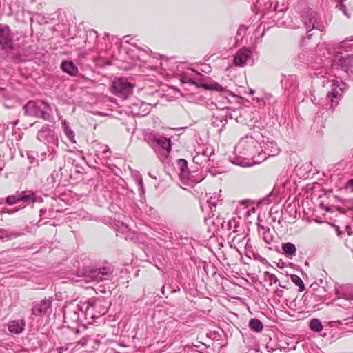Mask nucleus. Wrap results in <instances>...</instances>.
Masks as SVG:
<instances>
[{"label":"nucleus","instance_id":"603ef678","mask_svg":"<svg viewBox=\"0 0 353 353\" xmlns=\"http://www.w3.org/2000/svg\"><path fill=\"white\" fill-rule=\"evenodd\" d=\"M164 291H165V287L163 286V287L162 288V289H161V292H162L163 294H164Z\"/></svg>","mask_w":353,"mask_h":353},{"label":"nucleus","instance_id":"20e7f679","mask_svg":"<svg viewBox=\"0 0 353 353\" xmlns=\"http://www.w3.org/2000/svg\"><path fill=\"white\" fill-rule=\"evenodd\" d=\"M50 106L43 101H30L23 106L26 115L40 117L46 121L50 119Z\"/></svg>","mask_w":353,"mask_h":353},{"label":"nucleus","instance_id":"4468645a","mask_svg":"<svg viewBox=\"0 0 353 353\" xmlns=\"http://www.w3.org/2000/svg\"><path fill=\"white\" fill-rule=\"evenodd\" d=\"M12 42V34L8 25L0 24V44L10 46Z\"/></svg>","mask_w":353,"mask_h":353},{"label":"nucleus","instance_id":"9d476101","mask_svg":"<svg viewBox=\"0 0 353 353\" xmlns=\"http://www.w3.org/2000/svg\"><path fill=\"white\" fill-rule=\"evenodd\" d=\"M252 51L246 48L238 50L234 58V64L236 66H243L252 59Z\"/></svg>","mask_w":353,"mask_h":353},{"label":"nucleus","instance_id":"58836bf2","mask_svg":"<svg viewBox=\"0 0 353 353\" xmlns=\"http://www.w3.org/2000/svg\"><path fill=\"white\" fill-rule=\"evenodd\" d=\"M97 146H98V148H97L96 152H97V155L98 156V157H99V156L101 154H102V151L103 150V148H102V146H106V145L98 144Z\"/></svg>","mask_w":353,"mask_h":353},{"label":"nucleus","instance_id":"5701e85b","mask_svg":"<svg viewBox=\"0 0 353 353\" xmlns=\"http://www.w3.org/2000/svg\"><path fill=\"white\" fill-rule=\"evenodd\" d=\"M309 326L311 330L316 332H319L323 330L322 323L318 319H312L310 322Z\"/></svg>","mask_w":353,"mask_h":353},{"label":"nucleus","instance_id":"b1692460","mask_svg":"<svg viewBox=\"0 0 353 353\" xmlns=\"http://www.w3.org/2000/svg\"><path fill=\"white\" fill-rule=\"evenodd\" d=\"M201 86L208 90H216L219 92H223L225 90V88L216 82L212 83L210 84H202Z\"/></svg>","mask_w":353,"mask_h":353},{"label":"nucleus","instance_id":"4be33fe9","mask_svg":"<svg viewBox=\"0 0 353 353\" xmlns=\"http://www.w3.org/2000/svg\"><path fill=\"white\" fill-rule=\"evenodd\" d=\"M250 328L256 332H260L263 329L262 323L257 319H252L249 322Z\"/></svg>","mask_w":353,"mask_h":353},{"label":"nucleus","instance_id":"423d86ee","mask_svg":"<svg viewBox=\"0 0 353 353\" xmlns=\"http://www.w3.org/2000/svg\"><path fill=\"white\" fill-rule=\"evenodd\" d=\"M301 17L307 33L312 30L323 31L325 28V26L319 14L310 8L303 11Z\"/></svg>","mask_w":353,"mask_h":353},{"label":"nucleus","instance_id":"de8ad7c7","mask_svg":"<svg viewBox=\"0 0 353 353\" xmlns=\"http://www.w3.org/2000/svg\"><path fill=\"white\" fill-rule=\"evenodd\" d=\"M17 210H18L17 209L10 210H8L6 212L8 213V214H12V213L17 212Z\"/></svg>","mask_w":353,"mask_h":353},{"label":"nucleus","instance_id":"72a5a7b5","mask_svg":"<svg viewBox=\"0 0 353 353\" xmlns=\"http://www.w3.org/2000/svg\"><path fill=\"white\" fill-rule=\"evenodd\" d=\"M72 345V343H67L63 346L57 347L56 350L58 353H63L65 351H67Z\"/></svg>","mask_w":353,"mask_h":353},{"label":"nucleus","instance_id":"e433bc0d","mask_svg":"<svg viewBox=\"0 0 353 353\" xmlns=\"http://www.w3.org/2000/svg\"><path fill=\"white\" fill-rule=\"evenodd\" d=\"M273 10H274V11H276V12H283L284 10H286V7L283 6L282 8H279V2L276 1L274 4Z\"/></svg>","mask_w":353,"mask_h":353},{"label":"nucleus","instance_id":"0eeeda50","mask_svg":"<svg viewBox=\"0 0 353 353\" xmlns=\"http://www.w3.org/2000/svg\"><path fill=\"white\" fill-rule=\"evenodd\" d=\"M37 139L39 141L46 144L48 148L52 146H58L59 141L58 137L55 134L53 129L49 125L43 126L37 134Z\"/></svg>","mask_w":353,"mask_h":353},{"label":"nucleus","instance_id":"f8f14e48","mask_svg":"<svg viewBox=\"0 0 353 353\" xmlns=\"http://www.w3.org/2000/svg\"><path fill=\"white\" fill-rule=\"evenodd\" d=\"M112 270L110 265H103L90 272V277L92 280L99 282L107 279L112 274Z\"/></svg>","mask_w":353,"mask_h":353},{"label":"nucleus","instance_id":"79ce46f5","mask_svg":"<svg viewBox=\"0 0 353 353\" xmlns=\"http://www.w3.org/2000/svg\"><path fill=\"white\" fill-rule=\"evenodd\" d=\"M5 166V161L0 156V172L3 170Z\"/></svg>","mask_w":353,"mask_h":353},{"label":"nucleus","instance_id":"7c9ffc66","mask_svg":"<svg viewBox=\"0 0 353 353\" xmlns=\"http://www.w3.org/2000/svg\"><path fill=\"white\" fill-rule=\"evenodd\" d=\"M219 201V198L216 196H210L208 199L209 205H212L214 207H216Z\"/></svg>","mask_w":353,"mask_h":353},{"label":"nucleus","instance_id":"2f4dec72","mask_svg":"<svg viewBox=\"0 0 353 353\" xmlns=\"http://www.w3.org/2000/svg\"><path fill=\"white\" fill-rule=\"evenodd\" d=\"M343 203L345 208L350 210H353V199H345Z\"/></svg>","mask_w":353,"mask_h":353},{"label":"nucleus","instance_id":"a18cd8bd","mask_svg":"<svg viewBox=\"0 0 353 353\" xmlns=\"http://www.w3.org/2000/svg\"><path fill=\"white\" fill-rule=\"evenodd\" d=\"M338 211H339L341 213H345V210L344 208H342V207H338L337 208Z\"/></svg>","mask_w":353,"mask_h":353},{"label":"nucleus","instance_id":"a19ab883","mask_svg":"<svg viewBox=\"0 0 353 353\" xmlns=\"http://www.w3.org/2000/svg\"><path fill=\"white\" fill-rule=\"evenodd\" d=\"M87 344V341L85 339L80 340L76 345V346L81 345L83 347H85Z\"/></svg>","mask_w":353,"mask_h":353},{"label":"nucleus","instance_id":"7ed1b4c3","mask_svg":"<svg viewBox=\"0 0 353 353\" xmlns=\"http://www.w3.org/2000/svg\"><path fill=\"white\" fill-rule=\"evenodd\" d=\"M258 149L259 156H257V160L259 161V164L269 157L279 154L281 152L279 147L274 140L263 136L262 134Z\"/></svg>","mask_w":353,"mask_h":353},{"label":"nucleus","instance_id":"dca6fc26","mask_svg":"<svg viewBox=\"0 0 353 353\" xmlns=\"http://www.w3.org/2000/svg\"><path fill=\"white\" fill-rule=\"evenodd\" d=\"M336 294L340 301V303H338L339 305L343 304L345 307L349 308L351 307L352 305L353 307V303L352 302L353 301V295L347 294L341 292L339 290H336Z\"/></svg>","mask_w":353,"mask_h":353},{"label":"nucleus","instance_id":"f704fd0d","mask_svg":"<svg viewBox=\"0 0 353 353\" xmlns=\"http://www.w3.org/2000/svg\"><path fill=\"white\" fill-rule=\"evenodd\" d=\"M102 148H103V150L102 151L101 155L105 159H109L111 153L110 148L108 146H102Z\"/></svg>","mask_w":353,"mask_h":353},{"label":"nucleus","instance_id":"09e8293b","mask_svg":"<svg viewBox=\"0 0 353 353\" xmlns=\"http://www.w3.org/2000/svg\"><path fill=\"white\" fill-rule=\"evenodd\" d=\"M62 124H63V128H64V129H65V127H70V126H69V124L67 123V121H63Z\"/></svg>","mask_w":353,"mask_h":353},{"label":"nucleus","instance_id":"49530a36","mask_svg":"<svg viewBox=\"0 0 353 353\" xmlns=\"http://www.w3.org/2000/svg\"><path fill=\"white\" fill-rule=\"evenodd\" d=\"M260 261L264 264L265 263H268V261L265 259V258H263L261 256H260Z\"/></svg>","mask_w":353,"mask_h":353},{"label":"nucleus","instance_id":"c9c22d12","mask_svg":"<svg viewBox=\"0 0 353 353\" xmlns=\"http://www.w3.org/2000/svg\"><path fill=\"white\" fill-rule=\"evenodd\" d=\"M345 189L353 192V179H350L347 181L345 185Z\"/></svg>","mask_w":353,"mask_h":353},{"label":"nucleus","instance_id":"864d4df0","mask_svg":"<svg viewBox=\"0 0 353 353\" xmlns=\"http://www.w3.org/2000/svg\"><path fill=\"white\" fill-rule=\"evenodd\" d=\"M314 100H315V98H312V101L313 103H314Z\"/></svg>","mask_w":353,"mask_h":353},{"label":"nucleus","instance_id":"c85d7f7f","mask_svg":"<svg viewBox=\"0 0 353 353\" xmlns=\"http://www.w3.org/2000/svg\"><path fill=\"white\" fill-rule=\"evenodd\" d=\"M64 132L66 137L72 143H76L74 139V132H73V130H71L70 127H65L64 129Z\"/></svg>","mask_w":353,"mask_h":353},{"label":"nucleus","instance_id":"ddd939ff","mask_svg":"<svg viewBox=\"0 0 353 353\" xmlns=\"http://www.w3.org/2000/svg\"><path fill=\"white\" fill-rule=\"evenodd\" d=\"M19 201L26 205L41 202L42 199L35 194L32 190H26L19 192Z\"/></svg>","mask_w":353,"mask_h":353},{"label":"nucleus","instance_id":"39448f33","mask_svg":"<svg viewBox=\"0 0 353 353\" xmlns=\"http://www.w3.org/2000/svg\"><path fill=\"white\" fill-rule=\"evenodd\" d=\"M326 85L330 88V92L327 94V98L330 103V108L334 109L341 99L346 85L338 79L327 80Z\"/></svg>","mask_w":353,"mask_h":353},{"label":"nucleus","instance_id":"412c9836","mask_svg":"<svg viewBox=\"0 0 353 353\" xmlns=\"http://www.w3.org/2000/svg\"><path fill=\"white\" fill-rule=\"evenodd\" d=\"M227 115L219 114L217 116L213 117L212 123H213L214 125L217 127L221 126V128H223V127L225 125V123H227Z\"/></svg>","mask_w":353,"mask_h":353},{"label":"nucleus","instance_id":"f3484780","mask_svg":"<svg viewBox=\"0 0 353 353\" xmlns=\"http://www.w3.org/2000/svg\"><path fill=\"white\" fill-rule=\"evenodd\" d=\"M281 249L283 250V254L290 259H292L296 255V248L292 243L288 242L282 243Z\"/></svg>","mask_w":353,"mask_h":353},{"label":"nucleus","instance_id":"ea45409f","mask_svg":"<svg viewBox=\"0 0 353 353\" xmlns=\"http://www.w3.org/2000/svg\"><path fill=\"white\" fill-rule=\"evenodd\" d=\"M21 235L20 233L17 232H12L9 234H6V236L10 239L18 237Z\"/></svg>","mask_w":353,"mask_h":353},{"label":"nucleus","instance_id":"aec40b11","mask_svg":"<svg viewBox=\"0 0 353 353\" xmlns=\"http://www.w3.org/2000/svg\"><path fill=\"white\" fill-rule=\"evenodd\" d=\"M118 233L123 235L125 239H133L134 233L131 231L128 227L123 223H121L120 228L118 230Z\"/></svg>","mask_w":353,"mask_h":353},{"label":"nucleus","instance_id":"f03ea898","mask_svg":"<svg viewBox=\"0 0 353 353\" xmlns=\"http://www.w3.org/2000/svg\"><path fill=\"white\" fill-rule=\"evenodd\" d=\"M148 143L161 161L165 159L171 151L170 139L158 133H151L148 136Z\"/></svg>","mask_w":353,"mask_h":353},{"label":"nucleus","instance_id":"3c124183","mask_svg":"<svg viewBox=\"0 0 353 353\" xmlns=\"http://www.w3.org/2000/svg\"><path fill=\"white\" fill-rule=\"evenodd\" d=\"M254 93V90L250 89V94H253Z\"/></svg>","mask_w":353,"mask_h":353},{"label":"nucleus","instance_id":"4c0bfd02","mask_svg":"<svg viewBox=\"0 0 353 353\" xmlns=\"http://www.w3.org/2000/svg\"><path fill=\"white\" fill-rule=\"evenodd\" d=\"M54 146L49 148H51V151L49 150V151H50L49 157H50V160L54 159L57 155V151L54 150Z\"/></svg>","mask_w":353,"mask_h":353},{"label":"nucleus","instance_id":"8fccbe9b","mask_svg":"<svg viewBox=\"0 0 353 353\" xmlns=\"http://www.w3.org/2000/svg\"><path fill=\"white\" fill-rule=\"evenodd\" d=\"M46 210H43V209H41L40 210V213H41V215H43L45 212H46Z\"/></svg>","mask_w":353,"mask_h":353},{"label":"nucleus","instance_id":"f257e3e1","mask_svg":"<svg viewBox=\"0 0 353 353\" xmlns=\"http://www.w3.org/2000/svg\"><path fill=\"white\" fill-rule=\"evenodd\" d=\"M261 139V133L259 132H253L242 137L234 148L237 157L235 160L230 159L231 162L242 167L259 164L258 147Z\"/></svg>","mask_w":353,"mask_h":353},{"label":"nucleus","instance_id":"cd10ccee","mask_svg":"<svg viewBox=\"0 0 353 353\" xmlns=\"http://www.w3.org/2000/svg\"><path fill=\"white\" fill-rule=\"evenodd\" d=\"M263 239L267 244H270L273 241L274 236L270 230H267L263 232Z\"/></svg>","mask_w":353,"mask_h":353},{"label":"nucleus","instance_id":"393cba45","mask_svg":"<svg viewBox=\"0 0 353 353\" xmlns=\"http://www.w3.org/2000/svg\"><path fill=\"white\" fill-rule=\"evenodd\" d=\"M292 281L299 287L300 291H303L305 290V286L302 279L297 275L293 274L291 276Z\"/></svg>","mask_w":353,"mask_h":353},{"label":"nucleus","instance_id":"a211bd4d","mask_svg":"<svg viewBox=\"0 0 353 353\" xmlns=\"http://www.w3.org/2000/svg\"><path fill=\"white\" fill-rule=\"evenodd\" d=\"M179 165L180 167V177L182 181H185L188 179L189 171L188 170V163L185 159L179 160Z\"/></svg>","mask_w":353,"mask_h":353},{"label":"nucleus","instance_id":"473e14b6","mask_svg":"<svg viewBox=\"0 0 353 353\" xmlns=\"http://www.w3.org/2000/svg\"><path fill=\"white\" fill-rule=\"evenodd\" d=\"M264 274L265 276H268L269 277L271 284L272 283H276L279 281L278 278L276 277V276L274 274H272L269 272H265Z\"/></svg>","mask_w":353,"mask_h":353},{"label":"nucleus","instance_id":"6e6d98bb","mask_svg":"<svg viewBox=\"0 0 353 353\" xmlns=\"http://www.w3.org/2000/svg\"><path fill=\"white\" fill-rule=\"evenodd\" d=\"M139 183H140L141 184H142V180H141V179L140 180Z\"/></svg>","mask_w":353,"mask_h":353},{"label":"nucleus","instance_id":"2eb2a0df","mask_svg":"<svg viewBox=\"0 0 353 353\" xmlns=\"http://www.w3.org/2000/svg\"><path fill=\"white\" fill-rule=\"evenodd\" d=\"M26 322L24 319H18L11 321L8 323V330L14 334H19L21 333L25 328Z\"/></svg>","mask_w":353,"mask_h":353},{"label":"nucleus","instance_id":"bb28decb","mask_svg":"<svg viewBox=\"0 0 353 353\" xmlns=\"http://www.w3.org/2000/svg\"><path fill=\"white\" fill-rule=\"evenodd\" d=\"M296 77L292 76V75H290L288 77H286L285 81H284V80H281L283 85L285 86V89H290V88L291 85H290L288 87V85H287V83L288 82L292 84V83H296Z\"/></svg>","mask_w":353,"mask_h":353},{"label":"nucleus","instance_id":"37998d69","mask_svg":"<svg viewBox=\"0 0 353 353\" xmlns=\"http://www.w3.org/2000/svg\"><path fill=\"white\" fill-rule=\"evenodd\" d=\"M287 27L289 28H299V25L292 22L291 23L287 25Z\"/></svg>","mask_w":353,"mask_h":353},{"label":"nucleus","instance_id":"5fc2aeb1","mask_svg":"<svg viewBox=\"0 0 353 353\" xmlns=\"http://www.w3.org/2000/svg\"><path fill=\"white\" fill-rule=\"evenodd\" d=\"M314 100H315V98H312V101L313 103H314Z\"/></svg>","mask_w":353,"mask_h":353},{"label":"nucleus","instance_id":"9b49d317","mask_svg":"<svg viewBox=\"0 0 353 353\" xmlns=\"http://www.w3.org/2000/svg\"><path fill=\"white\" fill-rule=\"evenodd\" d=\"M52 298L48 297L41 300L39 303H35L32 309V313L35 316H42L48 313L51 307Z\"/></svg>","mask_w":353,"mask_h":353},{"label":"nucleus","instance_id":"1a4fd4ad","mask_svg":"<svg viewBox=\"0 0 353 353\" xmlns=\"http://www.w3.org/2000/svg\"><path fill=\"white\" fill-rule=\"evenodd\" d=\"M333 66H338L346 73H353V55H348L345 57L336 55L333 60Z\"/></svg>","mask_w":353,"mask_h":353},{"label":"nucleus","instance_id":"6e6552de","mask_svg":"<svg viewBox=\"0 0 353 353\" xmlns=\"http://www.w3.org/2000/svg\"><path fill=\"white\" fill-rule=\"evenodd\" d=\"M134 85L125 78H119L112 83L114 93L119 97L126 99L132 93Z\"/></svg>","mask_w":353,"mask_h":353},{"label":"nucleus","instance_id":"a878e982","mask_svg":"<svg viewBox=\"0 0 353 353\" xmlns=\"http://www.w3.org/2000/svg\"><path fill=\"white\" fill-rule=\"evenodd\" d=\"M6 203L8 205H13L17 203H20L19 201V192H16L15 194L8 196L6 199Z\"/></svg>","mask_w":353,"mask_h":353},{"label":"nucleus","instance_id":"c03bdc74","mask_svg":"<svg viewBox=\"0 0 353 353\" xmlns=\"http://www.w3.org/2000/svg\"><path fill=\"white\" fill-rule=\"evenodd\" d=\"M274 4V3H273V2H269L268 6H265V8L269 10L274 11V10H273Z\"/></svg>","mask_w":353,"mask_h":353},{"label":"nucleus","instance_id":"c756f323","mask_svg":"<svg viewBox=\"0 0 353 353\" xmlns=\"http://www.w3.org/2000/svg\"><path fill=\"white\" fill-rule=\"evenodd\" d=\"M182 82L190 83L191 84L196 85V86L199 87V85L195 81V79L188 74H185L182 76Z\"/></svg>","mask_w":353,"mask_h":353},{"label":"nucleus","instance_id":"6ab92c4d","mask_svg":"<svg viewBox=\"0 0 353 353\" xmlns=\"http://www.w3.org/2000/svg\"><path fill=\"white\" fill-rule=\"evenodd\" d=\"M61 68L63 72L70 75H74L78 72L77 68L71 61H63Z\"/></svg>","mask_w":353,"mask_h":353}]
</instances>
